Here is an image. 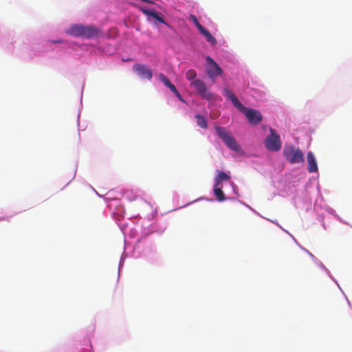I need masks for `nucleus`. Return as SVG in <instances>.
Returning a JSON list of instances; mask_svg holds the SVG:
<instances>
[{
    "label": "nucleus",
    "mask_w": 352,
    "mask_h": 352,
    "mask_svg": "<svg viewBox=\"0 0 352 352\" xmlns=\"http://www.w3.org/2000/svg\"><path fill=\"white\" fill-rule=\"evenodd\" d=\"M208 61L210 63L207 68V74L210 78H214L221 74L222 70L219 66L210 57H208Z\"/></svg>",
    "instance_id": "7"
},
{
    "label": "nucleus",
    "mask_w": 352,
    "mask_h": 352,
    "mask_svg": "<svg viewBox=\"0 0 352 352\" xmlns=\"http://www.w3.org/2000/svg\"><path fill=\"white\" fill-rule=\"evenodd\" d=\"M190 19L193 22V23L198 28L199 30H200L203 28V26L199 23V22L195 15L190 14Z\"/></svg>",
    "instance_id": "19"
},
{
    "label": "nucleus",
    "mask_w": 352,
    "mask_h": 352,
    "mask_svg": "<svg viewBox=\"0 0 352 352\" xmlns=\"http://www.w3.org/2000/svg\"><path fill=\"white\" fill-rule=\"evenodd\" d=\"M168 88L171 90V91L175 94L178 91L177 89H176V87H175V85L173 84H171Z\"/></svg>",
    "instance_id": "20"
},
{
    "label": "nucleus",
    "mask_w": 352,
    "mask_h": 352,
    "mask_svg": "<svg viewBox=\"0 0 352 352\" xmlns=\"http://www.w3.org/2000/svg\"><path fill=\"white\" fill-rule=\"evenodd\" d=\"M53 43H61V41H53Z\"/></svg>",
    "instance_id": "22"
},
{
    "label": "nucleus",
    "mask_w": 352,
    "mask_h": 352,
    "mask_svg": "<svg viewBox=\"0 0 352 352\" xmlns=\"http://www.w3.org/2000/svg\"><path fill=\"white\" fill-rule=\"evenodd\" d=\"M84 30V25L74 24L72 25L69 30H67V33L71 36L75 37H82V32Z\"/></svg>",
    "instance_id": "11"
},
{
    "label": "nucleus",
    "mask_w": 352,
    "mask_h": 352,
    "mask_svg": "<svg viewBox=\"0 0 352 352\" xmlns=\"http://www.w3.org/2000/svg\"><path fill=\"white\" fill-rule=\"evenodd\" d=\"M223 185L214 184V194L217 199L219 201H223L226 199L224 192L222 190Z\"/></svg>",
    "instance_id": "13"
},
{
    "label": "nucleus",
    "mask_w": 352,
    "mask_h": 352,
    "mask_svg": "<svg viewBox=\"0 0 352 352\" xmlns=\"http://www.w3.org/2000/svg\"><path fill=\"white\" fill-rule=\"evenodd\" d=\"M175 95L176 96V97H177L179 100H181V101H182V102H185V101H184V100L182 98V96H181V94H179V91H177Z\"/></svg>",
    "instance_id": "21"
},
{
    "label": "nucleus",
    "mask_w": 352,
    "mask_h": 352,
    "mask_svg": "<svg viewBox=\"0 0 352 352\" xmlns=\"http://www.w3.org/2000/svg\"><path fill=\"white\" fill-rule=\"evenodd\" d=\"M99 30L96 28L91 25H84L82 37L91 38L98 36Z\"/></svg>",
    "instance_id": "8"
},
{
    "label": "nucleus",
    "mask_w": 352,
    "mask_h": 352,
    "mask_svg": "<svg viewBox=\"0 0 352 352\" xmlns=\"http://www.w3.org/2000/svg\"><path fill=\"white\" fill-rule=\"evenodd\" d=\"M270 134L267 136L265 141V147L270 151H278L281 148L280 136L277 134L276 131L272 128L270 129Z\"/></svg>",
    "instance_id": "2"
},
{
    "label": "nucleus",
    "mask_w": 352,
    "mask_h": 352,
    "mask_svg": "<svg viewBox=\"0 0 352 352\" xmlns=\"http://www.w3.org/2000/svg\"><path fill=\"white\" fill-rule=\"evenodd\" d=\"M158 78L159 80L167 87H168L172 84L169 79L164 74H160Z\"/></svg>",
    "instance_id": "17"
},
{
    "label": "nucleus",
    "mask_w": 352,
    "mask_h": 352,
    "mask_svg": "<svg viewBox=\"0 0 352 352\" xmlns=\"http://www.w3.org/2000/svg\"><path fill=\"white\" fill-rule=\"evenodd\" d=\"M200 33L203 34L205 37L206 41L210 43L212 45H216L217 44V40L215 38L210 34V32L204 28V27L199 30Z\"/></svg>",
    "instance_id": "15"
},
{
    "label": "nucleus",
    "mask_w": 352,
    "mask_h": 352,
    "mask_svg": "<svg viewBox=\"0 0 352 352\" xmlns=\"http://www.w3.org/2000/svg\"><path fill=\"white\" fill-rule=\"evenodd\" d=\"M230 179V176L227 175L225 172L221 170H217V175L214 179V184L222 185V182L228 181Z\"/></svg>",
    "instance_id": "14"
},
{
    "label": "nucleus",
    "mask_w": 352,
    "mask_h": 352,
    "mask_svg": "<svg viewBox=\"0 0 352 352\" xmlns=\"http://www.w3.org/2000/svg\"><path fill=\"white\" fill-rule=\"evenodd\" d=\"M195 118L197 119V124L198 126L204 129L208 128V122L203 116L200 114H196Z\"/></svg>",
    "instance_id": "16"
},
{
    "label": "nucleus",
    "mask_w": 352,
    "mask_h": 352,
    "mask_svg": "<svg viewBox=\"0 0 352 352\" xmlns=\"http://www.w3.org/2000/svg\"><path fill=\"white\" fill-rule=\"evenodd\" d=\"M307 164H308V171L309 173H316L318 171V165L316 162V160L315 158L314 154L309 151L307 153Z\"/></svg>",
    "instance_id": "10"
},
{
    "label": "nucleus",
    "mask_w": 352,
    "mask_h": 352,
    "mask_svg": "<svg viewBox=\"0 0 352 352\" xmlns=\"http://www.w3.org/2000/svg\"><path fill=\"white\" fill-rule=\"evenodd\" d=\"M196 76H197V72L195 69H191L186 72V77L188 80H195Z\"/></svg>",
    "instance_id": "18"
},
{
    "label": "nucleus",
    "mask_w": 352,
    "mask_h": 352,
    "mask_svg": "<svg viewBox=\"0 0 352 352\" xmlns=\"http://www.w3.org/2000/svg\"><path fill=\"white\" fill-rule=\"evenodd\" d=\"M191 85L195 87L198 94L203 98L207 100L212 98V94L208 91L205 83L200 79H195Z\"/></svg>",
    "instance_id": "6"
},
{
    "label": "nucleus",
    "mask_w": 352,
    "mask_h": 352,
    "mask_svg": "<svg viewBox=\"0 0 352 352\" xmlns=\"http://www.w3.org/2000/svg\"><path fill=\"white\" fill-rule=\"evenodd\" d=\"M133 70L136 72L142 78L151 80L153 76V72L149 66L143 64H135Z\"/></svg>",
    "instance_id": "5"
},
{
    "label": "nucleus",
    "mask_w": 352,
    "mask_h": 352,
    "mask_svg": "<svg viewBox=\"0 0 352 352\" xmlns=\"http://www.w3.org/2000/svg\"><path fill=\"white\" fill-rule=\"evenodd\" d=\"M243 114L252 125L258 124L263 119L261 113L256 109H248L243 107Z\"/></svg>",
    "instance_id": "4"
},
{
    "label": "nucleus",
    "mask_w": 352,
    "mask_h": 352,
    "mask_svg": "<svg viewBox=\"0 0 352 352\" xmlns=\"http://www.w3.org/2000/svg\"><path fill=\"white\" fill-rule=\"evenodd\" d=\"M144 14L147 16H152L153 19L157 20L161 23L165 24L168 26V23L164 21L163 16L161 13L155 10L154 9L147 10V9H142Z\"/></svg>",
    "instance_id": "9"
},
{
    "label": "nucleus",
    "mask_w": 352,
    "mask_h": 352,
    "mask_svg": "<svg viewBox=\"0 0 352 352\" xmlns=\"http://www.w3.org/2000/svg\"><path fill=\"white\" fill-rule=\"evenodd\" d=\"M283 155L290 164H298L304 162V154L302 151L294 145L285 146L283 148Z\"/></svg>",
    "instance_id": "1"
},
{
    "label": "nucleus",
    "mask_w": 352,
    "mask_h": 352,
    "mask_svg": "<svg viewBox=\"0 0 352 352\" xmlns=\"http://www.w3.org/2000/svg\"><path fill=\"white\" fill-rule=\"evenodd\" d=\"M218 135L224 142V143L231 149L238 151L239 146L235 140L227 132L225 127L216 126Z\"/></svg>",
    "instance_id": "3"
},
{
    "label": "nucleus",
    "mask_w": 352,
    "mask_h": 352,
    "mask_svg": "<svg viewBox=\"0 0 352 352\" xmlns=\"http://www.w3.org/2000/svg\"><path fill=\"white\" fill-rule=\"evenodd\" d=\"M224 96L230 99L239 110L242 111V104L236 96L230 90L226 89L224 90Z\"/></svg>",
    "instance_id": "12"
}]
</instances>
